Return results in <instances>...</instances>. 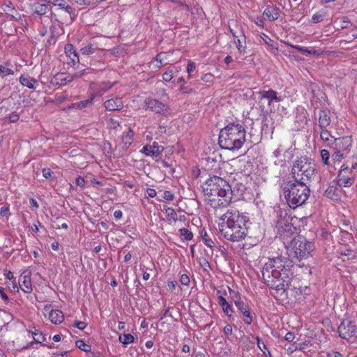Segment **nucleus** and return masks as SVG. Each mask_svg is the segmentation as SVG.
Segmentation results:
<instances>
[{
  "instance_id": "1",
  "label": "nucleus",
  "mask_w": 357,
  "mask_h": 357,
  "mask_svg": "<svg viewBox=\"0 0 357 357\" xmlns=\"http://www.w3.org/2000/svg\"><path fill=\"white\" fill-rule=\"evenodd\" d=\"M289 259L282 257L269 259L262 268V277L267 285L284 294L289 287L293 272Z\"/></svg>"
},
{
  "instance_id": "2",
  "label": "nucleus",
  "mask_w": 357,
  "mask_h": 357,
  "mask_svg": "<svg viewBox=\"0 0 357 357\" xmlns=\"http://www.w3.org/2000/svg\"><path fill=\"white\" fill-rule=\"evenodd\" d=\"M220 233L231 242H241L248 236L250 219L237 210H228L221 215Z\"/></svg>"
},
{
  "instance_id": "3",
  "label": "nucleus",
  "mask_w": 357,
  "mask_h": 357,
  "mask_svg": "<svg viewBox=\"0 0 357 357\" xmlns=\"http://www.w3.org/2000/svg\"><path fill=\"white\" fill-rule=\"evenodd\" d=\"M206 200L215 209L227 206L232 199L230 185L223 178L214 176L202 185Z\"/></svg>"
},
{
  "instance_id": "4",
  "label": "nucleus",
  "mask_w": 357,
  "mask_h": 357,
  "mask_svg": "<svg viewBox=\"0 0 357 357\" xmlns=\"http://www.w3.org/2000/svg\"><path fill=\"white\" fill-rule=\"evenodd\" d=\"M206 200L215 209L227 206L232 199L230 185L223 178L214 176L202 185Z\"/></svg>"
},
{
  "instance_id": "5",
  "label": "nucleus",
  "mask_w": 357,
  "mask_h": 357,
  "mask_svg": "<svg viewBox=\"0 0 357 357\" xmlns=\"http://www.w3.org/2000/svg\"><path fill=\"white\" fill-rule=\"evenodd\" d=\"M245 142V129L241 123H230L220 130L218 144L222 149L239 150Z\"/></svg>"
},
{
  "instance_id": "6",
  "label": "nucleus",
  "mask_w": 357,
  "mask_h": 357,
  "mask_svg": "<svg viewBox=\"0 0 357 357\" xmlns=\"http://www.w3.org/2000/svg\"><path fill=\"white\" fill-rule=\"evenodd\" d=\"M282 193L290 208L303 205L310 197V190L303 181H289L283 183Z\"/></svg>"
},
{
  "instance_id": "7",
  "label": "nucleus",
  "mask_w": 357,
  "mask_h": 357,
  "mask_svg": "<svg viewBox=\"0 0 357 357\" xmlns=\"http://www.w3.org/2000/svg\"><path fill=\"white\" fill-rule=\"evenodd\" d=\"M285 247L289 257L298 260L312 257L315 250L314 243L302 236L292 238Z\"/></svg>"
},
{
  "instance_id": "8",
  "label": "nucleus",
  "mask_w": 357,
  "mask_h": 357,
  "mask_svg": "<svg viewBox=\"0 0 357 357\" xmlns=\"http://www.w3.org/2000/svg\"><path fill=\"white\" fill-rule=\"evenodd\" d=\"M314 173V168L307 158L301 157L294 162L291 175L294 181H303L305 183Z\"/></svg>"
},
{
  "instance_id": "9",
  "label": "nucleus",
  "mask_w": 357,
  "mask_h": 357,
  "mask_svg": "<svg viewBox=\"0 0 357 357\" xmlns=\"http://www.w3.org/2000/svg\"><path fill=\"white\" fill-rule=\"evenodd\" d=\"M229 29L233 36L234 42L239 54H244L246 52L247 44L246 36L243 29L241 26H238L234 20L229 22Z\"/></svg>"
},
{
  "instance_id": "10",
  "label": "nucleus",
  "mask_w": 357,
  "mask_h": 357,
  "mask_svg": "<svg viewBox=\"0 0 357 357\" xmlns=\"http://www.w3.org/2000/svg\"><path fill=\"white\" fill-rule=\"evenodd\" d=\"M144 104L146 109H149L156 114L167 116L172 113V109L168 103L156 98H146Z\"/></svg>"
},
{
  "instance_id": "11",
  "label": "nucleus",
  "mask_w": 357,
  "mask_h": 357,
  "mask_svg": "<svg viewBox=\"0 0 357 357\" xmlns=\"http://www.w3.org/2000/svg\"><path fill=\"white\" fill-rule=\"evenodd\" d=\"M276 228L277 236L284 241V244L286 243L285 241H288L292 238L296 229L287 218L278 220Z\"/></svg>"
},
{
  "instance_id": "12",
  "label": "nucleus",
  "mask_w": 357,
  "mask_h": 357,
  "mask_svg": "<svg viewBox=\"0 0 357 357\" xmlns=\"http://www.w3.org/2000/svg\"><path fill=\"white\" fill-rule=\"evenodd\" d=\"M340 336L345 340H349L354 337L356 333L355 321L346 319H344L338 327Z\"/></svg>"
},
{
  "instance_id": "13",
  "label": "nucleus",
  "mask_w": 357,
  "mask_h": 357,
  "mask_svg": "<svg viewBox=\"0 0 357 357\" xmlns=\"http://www.w3.org/2000/svg\"><path fill=\"white\" fill-rule=\"evenodd\" d=\"M18 284L20 288L24 293H31L33 290L31 271L28 270L23 271L20 276Z\"/></svg>"
},
{
  "instance_id": "14",
  "label": "nucleus",
  "mask_w": 357,
  "mask_h": 357,
  "mask_svg": "<svg viewBox=\"0 0 357 357\" xmlns=\"http://www.w3.org/2000/svg\"><path fill=\"white\" fill-rule=\"evenodd\" d=\"M115 83L116 82L111 83L109 82H102L100 83L92 82L90 84V90L94 97L101 96L110 89Z\"/></svg>"
},
{
  "instance_id": "15",
  "label": "nucleus",
  "mask_w": 357,
  "mask_h": 357,
  "mask_svg": "<svg viewBox=\"0 0 357 357\" xmlns=\"http://www.w3.org/2000/svg\"><path fill=\"white\" fill-rule=\"evenodd\" d=\"M259 95L261 99H266L268 100V105L269 106L271 105L273 102H280L283 100V98L281 96H278V93L273 89L260 91Z\"/></svg>"
},
{
  "instance_id": "16",
  "label": "nucleus",
  "mask_w": 357,
  "mask_h": 357,
  "mask_svg": "<svg viewBox=\"0 0 357 357\" xmlns=\"http://www.w3.org/2000/svg\"><path fill=\"white\" fill-rule=\"evenodd\" d=\"M234 303L238 308V310L243 314L244 323L247 325L251 324L252 322V317L248 309V305L241 300L235 301Z\"/></svg>"
},
{
  "instance_id": "17",
  "label": "nucleus",
  "mask_w": 357,
  "mask_h": 357,
  "mask_svg": "<svg viewBox=\"0 0 357 357\" xmlns=\"http://www.w3.org/2000/svg\"><path fill=\"white\" fill-rule=\"evenodd\" d=\"M165 215L169 224H175L177 221L185 222L186 218L185 215H178L175 210L170 207L165 208Z\"/></svg>"
},
{
  "instance_id": "18",
  "label": "nucleus",
  "mask_w": 357,
  "mask_h": 357,
  "mask_svg": "<svg viewBox=\"0 0 357 357\" xmlns=\"http://www.w3.org/2000/svg\"><path fill=\"white\" fill-rule=\"evenodd\" d=\"M104 106L108 111H119L123 107V102L121 98L114 97L106 100Z\"/></svg>"
},
{
  "instance_id": "19",
  "label": "nucleus",
  "mask_w": 357,
  "mask_h": 357,
  "mask_svg": "<svg viewBox=\"0 0 357 357\" xmlns=\"http://www.w3.org/2000/svg\"><path fill=\"white\" fill-rule=\"evenodd\" d=\"M352 140L350 137H343L335 139L334 146L337 150L344 151L351 146Z\"/></svg>"
},
{
  "instance_id": "20",
  "label": "nucleus",
  "mask_w": 357,
  "mask_h": 357,
  "mask_svg": "<svg viewBox=\"0 0 357 357\" xmlns=\"http://www.w3.org/2000/svg\"><path fill=\"white\" fill-rule=\"evenodd\" d=\"M348 170V168L342 169L337 176L338 185L340 187L349 188L351 186L354 182V179L352 177L346 176L344 174V172Z\"/></svg>"
},
{
  "instance_id": "21",
  "label": "nucleus",
  "mask_w": 357,
  "mask_h": 357,
  "mask_svg": "<svg viewBox=\"0 0 357 357\" xmlns=\"http://www.w3.org/2000/svg\"><path fill=\"white\" fill-rule=\"evenodd\" d=\"M19 81L22 86L31 89H36L38 86V82L29 75H22Z\"/></svg>"
},
{
  "instance_id": "22",
  "label": "nucleus",
  "mask_w": 357,
  "mask_h": 357,
  "mask_svg": "<svg viewBox=\"0 0 357 357\" xmlns=\"http://www.w3.org/2000/svg\"><path fill=\"white\" fill-rule=\"evenodd\" d=\"M71 82L72 77H70V73H59L54 77V82L60 86H65Z\"/></svg>"
},
{
  "instance_id": "23",
  "label": "nucleus",
  "mask_w": 357,
  "mask_h": 357,
  "mask_svg": "<svg viewBox=\"0 0 357 357\" xmlns=\"http://www.w3.org/2000/svg\"><path fill=\"white\" fill-rule=\"evenodd\" d=\"M278 9L274 6H267L263 13L264 17L268 21H274L279 17Z\"/></svg>"
},
{
  "instance_id": "24",
  "label": "nucleus",
  "mask_w": 357,
  "mask_h": 357,
  "mask_svg": "<svg viewBox=\"0 0 357 357\" xmlns=\"http://www.w3.org/2000/svg\"><path fill=\"white\" fill-rule=\"evenodd\" d=\"M31 10L33 14L42 16L47 14L50 10V8L46 4L36 2L32 4Z\"/></svg>"
},
{
  "instance_id": "25",
  "label": "nucleus",
  "mask_w": 357,
  "mask_h": 357,
  "mask_svg": "<svg viewBox=\"0 0 357 357\" xmlns=\"http://www.w3.org/2000/svg\"><path fill=\"white\" fill-rule=\"evenodd\" d=\"M65 53L70 58V62L75 65L79 63V57L74 46L72 44H67L65 46Z\"/></svg>"
},
{
  "instance_id": "26",
  "label": "nucleus",
  "mask_w": 357,
  "mask_h": 357,
  "mask_svg": "<svg viewBox=\"0 0 357 357\" xmlns=\"http://www.w3.org/2000/svg\"><path fill=\"white\" fill-rule=\"evenodd\" d=\"M49 319L54 324H59L64 320V315L59 310H51L49 312Z\"/></svg>"
},
{
  "instance_id": "27",
  "label": "nucleus",
  "mask_w": 357,
  "mask_h": 357,
  "mask_svg": "<svg viewBox=\"0 0 357 357\" xmlns=\"http://www.w3.org/2000/svg\"><path fill=\"white\" fill-rule=\"evenodd\" d=\"M218 303L222 307L224 313L227 314L229 317H231V313L233 312L232 306L228 303V302L222 296H219L218 297Z\"/></svg>"
},
{
  "instance_id": "28",
  "label": "nucleus",
  "mask_w": 357,
  "mask_h": 357,
  "mask_svg": "<svg viewBox=\"0 0 357 357\" xmlns=\"http://www.w3.org/2000/svg\"><path fill=\"white\" fill-rule=\"evenodd\" d=\"M331 123V118L326 111L321 110L319 114V125L321 128H326Z\"/></svg>"
},
{
  "instance_id": "29",
  "label": "nucleus",
  "mask_w": 357,
  "mask_h": 357,
  "mask_svg": "<svg viewBox=\"0 0 357 357\" xmlns=\"http://www.w3.org/2000/svg\"><path fill=\"white\" fill-rule=\"evenodd\" d=\"M142 152L146 155L149 156H158L160 151L158 146L146 145L142 148Z\"/></svg>"
},
{
  "instance_id": "30",
  "label": "nucleus",
  "mask_w": 357,
  "mask_h": 357,
  "mask_svg": "<svg viewBox=\"0 0 357 357\" xmlns=\"http://www.w3.org/2000/svg\"><path fill=\"white\" fill-rule=\"evenodd\" d=\"M133 131L129 128L127 132H123L122 135V142L125 148H128L133 142Z\"/></svg>"
},
{
  "instance_id": "31",
  "label": "nucleus",
  "mask_w": 357,
  "mask_h": 357,
  "mask_svg": "<svg viewBox=\"0 0 357 357\" xmlns=\"http://www.w3.org/2000/svg\"><path fill=\"white\" fill-rule=\"evenodd\" d=\"M262 40L269 46L270 50L273 53H275L278 50V45L276 42L272 40L269 36L266 34L261 36Z\"/></svg>"
},
{
  "instance_id": "32",
  "label": "nucleus",
  "mask_w": 357,
  "mask_h": 357,
  "mask_svg": "<svg viewBox=\"0 0 357 357\" xmlns=\"http://www.w3.org/2000/svg\"><path fill=\"white\" fill-rule=\"evenodd\" d=\"M283 151L284 149L281 145H280L278 148L273 152V156L276 158V160L274 161L275 165L280 166H283L284 165V160L280 158Z\"/></svg>"
},
{
  "instance_id": "33",
  "label": "nucleus",
  "mask_w": 357,
  "mask_h": 357,
  "mask_svg": "<svg viewBox=\"0 0 357 357\" xmlns=\"http://www.w3.org/2000/svg\"><path fill=\"white\" fill-rule=\"evenodd\" d=\"M320 137L323 141L327 142L329 145L333 144L334 143L335 139L325 128H321Z\"/></svg>"
},
{
  "instance_id": "34",
  "label": "nucleus",
  "mask_w": 357,
  "mask_h": 357,
  "mask_svg": "<svg viewBox=\"0 0 357 357\" xmlns=\"http://www.w3.org/2000/svg\"><path fill=\"white\" fill-rule=\"evenodd\" d=\"M20 119L19 114L16 112L8 113L3 117V121L7 123H16Z\"/></svg>"
},
{
  "instance_id": "35",
  "label": "nucleus",
  "mask_w": 357,
  "mask_h": 357,
  "mask_svg": "<svg viewBox=\"0 0 357 357\" xmlns=\"http://www.w3.org/2000/svg\"><path fill=\"white\" fill-rule=\"evenodd\" d=\"M32 337L36 343H42L45 340V337L42 332L39 330L35 329L34 331H30Z\"/></svg>"
},
{
  "instance_id": "36",
  "label": "nucleus",
  "mask_w": 357,
  "mask_h": 357,
  "mask_svg": "<svg viewBox=\"0 0 357 357\" xmlns=\"http://www.w3.org/2000/svg\"><path fill=\"white\" fill-rule=\"evenodd\" d=\"M9 64L10 63L7 62L4 65H0V75L1 77L14 74L13 70L8 68Z\"/></svg>"
},
{
  "instance_id": "37",
  "label": "nucleus",
  "mask_w": 357,
  "mask_h": 357,
  "mask_svg": "<svg viewBox=\"0 0 357 357\" xmlns=\"http://www.w3.org/2000/svg\"><path fill=\"white\" fill-rule=\"evenodd\" d=\"M94 98H95L94 96L91 93L89 98L84 100H82L79 102H77L75 104V106L77 108L80 109L87 107L93 104Z\"/></svg>"
},
{
  "instance_id": "38",
  "label": "nucleus",
  "mask_w": 357,
  "mask_h": 357,
  "mask_svg": "<svg viewBox=\"0 0 357 357\" xmlns=\"http://www.w3.org/2000/svg\"><path fill=\"white\" fill-rule=\"evenodd\" d=\"M119 340L123 345L126 346L132 343L135 340V338L131 334H123L122 335H119Z\"/></svg>"
},
{
  "instance_id": "39",
  "label": "nucleus",
  "mask_w": 357,
  "mask_h": 357,
  "mask_svg": "<svg viewBox=\"0 0 357 357\" xmlns=\"http://www.w3.org/2000/svg\"><path fill=\"white\" fill-rule=\"evenodd\" d=\"M96 47L91 44H87L80 49V52L83 55H91L95 53Z\"/></svg>"
},
{
  "instance_id": "40",
  "label": "nucleus",
  "mask_w": 357,
  "mask_h": 357,
  "mask_svg": "<svg viewBox=\"0 0 357 357\" xmlns=\"http://www.w3.org/2000/svg\"><path fill=\"white\" fill-rule=\"evenodd\" d=\"M326 15V13L324 11H319L317 13H315L314 14H313L312 17V22L313 23L321 22L324 20Z\"/></svg>"
},
{
  "instance_id": "41",
  "label": "nucleus",
  "mask_w": 357,
  "mask_h": 357,
  "mask_svg": "<svg viewBox=\"0 0 357 357\" xmlns=\"http://www.w3.org/2000/svg\"><path fill=\"white\" fill-rule=\"evenodd\" d=\"M202 239L203 243L208 248H213L215 246V243L213 241L211 237L207 234L206 232L202 234Z\"/></svg>"
},
{
  "instance_id": "42",
  "label": "nucleus",
  "mask_w": 357,
  "mask_h": 357,
  "mask_svg": "<svg viewBox=\"0 0 357 357\" xmlns=\"http://www.w3.org/2000/svg\"><path fill=\"white\" fill-rule=\"evenodd\" d=\"M177 82H178V84H181V87L179 89L181 93H188L192 91V89H188V87L185 86L186 82L183 77H179L177 80Z\"/></svg>"
},
{
  "instance_id": "43",
  "label": "nucleus",
  "mask_w": 357,
  "mask_h": 357,
  "mask_svg": "<svg viewBox=\"0 0 357 357\" xmlns=\"http://www.w3.org/2000/svg\"><path fill=\"white\" fill-rule=\"evenodd\" d=\"M75 345L77 348H79L82 351H84L86 352L91 351V346L86 344L82 340H77L75 342Z\"/></svg>"
},
{
  "instance_id": "44",
  "label": "nucleus",
  "mask_w": 357,
  "mask_h": 357,
  "mask_svg": "<svg viewBox=\"0 0 357 357\" xmlns=\"http://www.w3.org/2000/svg\"><path fill=\"white\" fill-rule=\"evenodd\" d=\"M179 233H180V235L187 241L191 240L193 237L192 233L190 231H189L188 229H185V228L180 229Z\"/></svg>"
},
{
  "instance_id": "45",
  "label": "nucleus",
  "mask_w": 357,
  "mask_h": 357,
  "mask_svg": "<svg viewBox=\"0 0 357 357\" xmlns=\"http://www.w3.org/2000/svg\"><path fill=\"white\" fill-rule=\"evenodd\" d=\"M352 25V23L350 22L347 17H343L340 20V27L342 29L349 28Z\"/></svg>"
},
{
  "instance_id": "46",
  "label": "nucleus",
  "mask_w": 357,
  "mask_h": 357,
  "mask_svg": "<svg viewBox=\"0 0 357 357\" xmlns=\"http://www.w3.org/2000/svg\"><path fill=\"white\" fill-rule=\"evenodd\" d=\"M321 157L324 164L328 165H329V157H330L328 151H327L326 149H322L321 151Z\"/></svg>"
},
{
  "instance_id": "47",
  "label": "nucleus",
  "mask_w": 357,
  "mask_h": 357,
  "mask_svg": "<svg viewBox=\"0 0 357 357\" xmlns=\"http://www.w3.org/2000/svg\"><path fill=\"white\" fill-rule=\"evenodd\" d=\"M174 77V73L172 70H168L165 71L162 75V79L165 82H170Z\"/></svg>"
},
{
  "instance_id": "48",
  "label": "nucleus",
  "mask_w": 357,
  "mask_h": 357,
  "mask_svg": "<svg viewBox=\"0 0 357 357\" xmlns=\"http://www.w3.org/2000/svg\"><path fill=\"white\" fill-rule=\"evenodd\" d=\"M196 64L195 62L192 61H189L187 66V72L188 73V77H190L192 76V73L195 70Z\"/></svg>"
},
{
  "instance_id": "49",
  "label": "nucleus",
  "mask_w": 357,
  "mask_h": 357,
  "mask_svg": "<svg viewBox=\"0 0 357 357\" xmlns=\"http://www.w3.org/2000/svg\"><path fill=\"white\" fill-rule=\"evenodd\" d=\"M0 298L4 301L5 303H8L10 301L9 297L6 293L4 287L0 286Z\"/></svg>"
},
{
  "instance_id": "50",
  "label": "nucleus",
  "mask_w": 357,
  "mask_h": 357,
  "mask_svg": "<svg viewBox=\"0 0 357 357\" xmlns=\"http://www.w3.org/2000/svg\"><path fill=\"white\" fill-rule=\"evenodd\" d=\"M0 215L3 217H8L10 215L9 206L4 205L0 208Z\"/></svg>"
},
{
  "instance_id": "51",
  "label": "nucleus",
  "mask_w": 357,
  "mask_h": 357,
  "mask_svg": "<svg viewBox=\"0 0 357 357\" xmlns=\"http://www.w3.org/2000/svg\"><path fill=\"white\" fill-rule=\"evenodd\" d=\"M8 288L10 289V290L11 291H14V292H18L19 291V288H20V286H18L17 282L15 281V280H13L10 282V283H8Z\"/></svg>"
},
{
  "instance_id": "52",
  "label": "nucleus",
  "mask_w": 357,
  "mask_h": 357,
  "mask_svg": "<svg viewBox=\"0 0 357 357\" xmlns=\"http://www.w3.org/2000/svg\"><path fill=\"white\" fill-rule=\"evenodd\" d=\"M180 282L182 284L188 286L190 282L189 276L187 274L181 275Z\"/></svg>"
},
{
  "instance_id": "53",
  "label": "nucleus",
  "mask_w": 357,
  "mask_h": 357,
  "mask_svg": "<svg viewBox=\"0 0 357 357\" xmlns=\"http://www.w3.org/2000/svg\"><path fill=\"white\" fill-rule=\"evenodd\" d=\"M52 4L59 7L60 9H63L67 5L64 0H54Z\"/></svg>"
},
{
  "instance_id": "54",
  "label": "nucleus",
  "mask_w": 357,
  "mask_h": 357,
  "mask_svg": "<svg viewBox=\"0 0 357 357\" xmlns=\"http://www.w3.org/2000/svg\"><path fill=\"white\" fill-rule=\"evenodd\" d=\"M43 176L45 178H50L52 176L53 172L50 168H44L42 171Z\"/></svg>"
},
{
  "instance_id": "55",
  "label": "nucleus",
  "mask_w": 357,
  "mask_h": 357,
  "mask_svg": "<svg viewBox=\"0 0 357 357\" xmlns=\"http://www.w3.org/2000/svg\"><path fill=\"white\" fill-rule=\"evenodd\" d=\"M162 197H163V199H165L166 200L171 201V200H173L174 196L171 191L165 190L163 193Z\"/></svg>"
},
{
  "instance_id": "56",
  "label": "nucleus",
  "mask_w": 357,
  "mask_h": 357,
  "mask_svg": "<svg viewBox=\"0 0 357 357\" xmlns=\"http://www.w3.org/2000/svg\"><path fill=\"white\" fill-rule=\"evenodd\" d=\"M73 326L79 330H84L86 327V324L81 321H75Z\"/></svg>"
},
{
  "instance_id": "57",
  "label": "nucleus",
  "mask_w": 357,
  "mask_h": 357,
  "mask_svg": "<svg viewBox=\"0 0 357 357\" xmlns=\"http://www.w3.org/2000/svg\"><path fill=\"white\" fill-rule=\"evenodd\" d=\"M8 109L4 105H0V118L3 120V117L8 114Z\"/></svg>"
},
{
  "instance_id": "58",
  "label": "nucleus",
  "mask_w": 357,
  "mask_h": 357,
  "mask_svg": "<svg viewBox=\"0 0 357 357\" xmlns=\"http://www.w3.org/2000/svg\"><path fill=\"white\" fill-rule=\"evenodd\" d=\"M294 338H295V335L292 332L287 333L284 336V340L289 342H292L294 340Z\"/></svg>"
},
{
  "instance_id": "59",
  "label": "nucleus",
  "mask_w": 357,
  "mask_h": 357,
  "mask_svg": "<svg viewBox=\"0 0 357 357\" xmlns=\"http://www.w3.org/2000/svg\"><path fill=\"white\" fill-rule=\"evenodd\" d=\"M199 264H200V266L205 271H207L208 268H210V264H209L208 261L205 259H203L202 261H200Z\"/></svg>"
},
{
  "instance_id": "60",
  "label": "nucleus",
  "mask_w": 357,
  "mask_h": 357,
  "mask_svg": "<svg viewBox=\"0 0 357 357\" xmlns=\"http://www.w3.org/2000/svg\"><path fill=\"white\" fill-rule=\"evenodd\" d=\"M76 184L78 185V186H80V187H84V185H85V180L84 178V177L81 176H79L77 178H76Z\"/></svg>"
},
{
  "instance_id": "61",
  "label": "nucleus",
  "mask_w": 357,
  "mask_h": 357,
  "mask_svg": "<svg viewBox=\"0 0 357 357\" xmlns=\"http://www.w3.org/2000/svg\"><path fill=\"white\" fill-rule=\"evenodd\" d=\"M70 351H66L61 353H55L52 357H70Z\"/></svg>"
},
{
  "instance_id": "62",
  "label": "nucleus",
  "mask_w": 357,
  "mask_h": 357,
  "mask_svg": "<svg viewBox=\"0 0 357 357\" xmlns=\"http://www.w3.org/2000/svg\"><path fill=\"white\" fill-rule=\"evenodd\" d=\"M146 193L149 197L153 198L155 197L157 195V192L153 188H148L146 190Z\"/></svg>"
},
{
  "instance_id": "63",
  "label": "nucleus",
  "mask_w": 357,
  "mask_h": 357,
  "mask_svg": "<svg viewBox=\"0 0 357 357\" xmlns=\"http://www.w3.org/2000/svg\"><path fill=\"white\" fill-rule=\"evenodd\" d=\"M114 217L116 220H119L123 217V212L121 210H116L114 213Z\"/></svg>"
},
{
  "instance_id": "64",
  "label": "nucleus",
  "mask_w": 357,
  "mask_h": 357,
  "mask_svg": "<svg viewBox=\"0 0 357 357\" xmlns=\"http://www.w3.org/2000/svg\"><path fill=\"white\" fill-rule=\"evenodd\" d=\"M223 331H224V333L226 335H231V333H232V327H231V326L229 325V324L226 325L224 327Z\"/></svg>"
}]
</instances>
